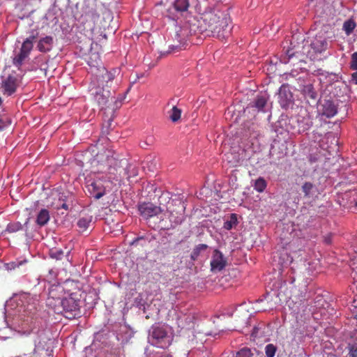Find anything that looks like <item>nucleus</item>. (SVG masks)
<instances>
[{"label": "nucleus", "mask_w": 357, "mask_h": 357, "mask_svg": "<svg viewBox=\"0 0 357 357\" xmlns=\"http://www.w3.org/2000/svg\"><path fill=\"white\" fill-rule=\"evenodd\" d=\"M36 36H37L36 35H32V36H30L26 39H31V43H33V41L36 38Z\"/></svg>", "instance_id": "nucleus-41"}, {"label": "nucleus", "mask_w": 357, "mask_h": 357, "mask_svg": "<svg viewBox=\"0 0 357 357\" xmlns=\"http://www.w3.org/2000/svg\"><path fill=\"white\" fill-rule=\"evenodd\" d=\"M227 259L223 254L218 249H215L212 255L210 262L211 271L217 273L222 271L227 266Z\"/></svg>", "instance_id": "nucleus-10"}, {"label": "nucleus", "mask_w": 357, "mask_h": 357, "mask_svg": "<svg viewBox=\"0 0 357 357\" xmlns=\"http://www.w3.org/2000/svg\"><path fill=\"white\" fill-rule=\"evenodd\" d=\"M277 347L273 344H268L265 347V354L267 357H274Z\"/></svg>", "instance_id": "nucleus-31"}, {"label": "nucleus", "mask_w": 357, "mask_h": 357, "mask_svg": "<svg viewBox=\"0 0 357 357\" xmlns=\"http://www.w3.org/2000/svg\"><path fill=\"white\" fill-rule=\"evenodd\" d=\"M181 116V110L178 109L177 107L174 106L170 111L169 119L173 122H176L180 119Z\"/></svg>", "instance_id": "nucleus-28"}, {"label": "nucleus", "mask_w": 357, "mask_h": 357, "mask_svg": "<svg viewBox=\"0 0 357 357\" xmlns=\"http://www.w3.org/2000/svg\"><path fill=\"white\" fill-rule=\"evenodd\" d=\"M202 20L208 36L224 38L229 33V18L220 10L206 8L202 15Z\"/></svg>", "instance_id": "nucleus-2"}, {"label": "nucleus", "mask_w": 357, "mask_h": 357, "mask_svg": "<svg viewBox=\"0 0 357 357\" xmlns=\"http://www.w3.org/2000/svg\"><path fill=\"white\" fill-rule=\"evenodd\" d=\"M95 101L97 102L101 109L109 107V102L111 97V91L109 89L105 87H100L98 85L96 87L95 91L93 92Z\"/></svg>", "instance_id": "nucleus-8"}, {"label": "nucleus", "mask_w": 357, "mask_h": 357, "mask_svg": "<svg viewBox=\"0 0 357 357\" xmlns=\"http://www.w3.org/2000/svg\"><path fill=\"white\" fill-rule=\"evenodd\" d=\"M174 7L175 10L178 12H185L189 7L188 0H176L174 3Z\"/></svg>", "instance_id": "nucleus-24"}, {"label": "nucleus", "mask_w": 357, "mask_h": 357, "mask_svg": "<svg viewBox=\"0 0 357 357\" xmlns=\"http://www.w3.org/2000/svg\"><path fill=\"white\" fill-rule=\"evenodd\" d=\"M238 224L237 215L235 213H231L229 220H226L224 223L223 227L227 230L231 229Z\"/></svg>", "instance_id": "nucleus-25"}, {"label": "nucleus", "mask_w": 357, "mask_h": 357, "mask_svg": "<svg viewBox=\"0 0 357 357\" xmlns=\"http://www.w3.org/2000/svg\"><path fill=\"white\" fill-rule=\"evenodd\" d=\"M319 112L327 118L333 117L337 112V105L331 100H324L319 105Z\"/></svg>", "instance_id": "nucleus-13"}, {"label": "nucleus", "mask_w": 357, "mask_h": 357, "mask_svg": "<svg viewBox=\"0 0 357 357\" xmlns=\"http://www.w3.org/2000/svg\"><path fill=\"white\" fill-rule=\"evenodd\" d=\"M356 26V22L353 20H348L343 24V30L347 36H349Z\"/></svg>", "instance_id": "nucleus-26"}, {"label": "nucleus", "mask_w": 357, "mask_h": 357, "mask_svg": "<svg viewBox=\"0 0 357 357\" xmlns=\"http://www.w3.org/2000/svg\"><path fill=\"white\" fill-rule=\"evenodd\" d=\"M33 48V43L31 39H26L20 49L19 54H17L13 59V64L16 66H20L23 61L29 56Z\"/></svg>", "instance_id": "nucleus-12"}, {"label": "nucleus", "mask_w": 357, "mask_h": 357, "mask_svg": "<svg viewBox=\"0 0 357 357\" xmlns=\"http://www.w3.org/2000/svg\"><path fill=\"white\" fill-rule=\"evenodd\" d=\"M141 241H145V238L144 236H140V237H137L136 238H135L132 242H131V245H134L135 244H137L138 242Z\"/></svg>", "instance_id": "nucleus-39"}, {"label": "nucleus", "mask_w": 357, "mask_h": 357, "mask_svg": "<svg viewBox=\"0 0 357 357\" xmlns=\"http://www.w3.org/2000/svg\"><path fill=\"white\" fill-rule=\"evenodd\" d=\"M347 349L351 357H357V347H356L354 344H349Z\"/></svg>", "instance_id": "nucleus-36"}, {"label": "nucleus", "mask_w": 357, "mask_h": 357, "mask_svg": "<svg viewBox=\"0 0 357 357\" xmlns=\"http://www.w3.org/2000/svg\"><path fill=\"white\" fill-rule=\"evenodd\" d=\"M80 295L77 293H72L67 297L63 298L60 305L61 312L64 317L69 319H74L80 315Z\"/></svg>", "instance_id": "nucleus-3"}, {"label": "nucleus", "mask_w": 357, "mask_h": 357, "mask_svg": "<svg viewBox=\"0 0 357 357\" xmlns=\"http://www.w3.org/2000/svg\"><path fill=\"white\" fill-rule=\"evenodd\" d=\"M119 75L120 70L119 68L107 70L105 67L101 66L97 68L96 81L99 86L111 89L114 87V84L118 85Z\"/></svg>", "instance_id": "nucleus-4"}, {"label": "nucleus", "mask_w": 357, "mask_h": 357, "mask_svg": "<svg viewBox=\"0 0 357 357\" xmlns=\"http://www.w3.org/2000/svg\"><path fill=\"white\" fill-rule=\"evenodd\" d=\"M194 316L191 314H185L178 319V324L179 327L190 328L193 325Z\"/></svg>", "instance_id": "nucleus-20"}, {"label": "nucleus", "mask_w": 357, "mask_h": 357, "mask_svg": "<svg viewBox=\"0 0 357 357\" xmlns=\"http://www.w3.org/2000/svg\"><path fill=\"white\" fill-rule=\"evenodd\" d=\"M114 155L113 151L106 149L97 153L91 162L93 167H98L97 172H107V179L111 183L128 175V160L119 159Z\"/></svg>", "instance_id": "nucleus-1"}, {"label": "nucleus", "mask_w": 357, "mask_h": 357, "mask_svg": "<svg viewBox=\"0 0 357 357\" xmlns=\"http://www.w3.org/2000/svg\"><path fill=\"white\" fill-rule=\"evenodd\" d=\"M63 254V251L61 249L54 248L50 250V257L56 259H61Z\"/></svg>", "instance_id": "nucleus-33"}, {"label": "nucleus", "mask_w": 357, "mask_h": 357, "mask_svg": "<svg viewBox=\"0 0 357 357\" xmlns=\"http://www.w3.org/2000/svg\"><path fill=\"white\" fill-rule=\"evenodd\" d=\"M258 310H259V311H260V310L265 311V310H266V309H265V308H263V309H261V310L259 309Z\"/></svg>", "instance_id": "nucleus-45"}, {"label": "nucleus", "mask_w": 357, "mask_h": 357, "mask_svg": "<svg viewBox=\"0 0 357 357\" xmlns=\"http://www.w3.org/2000/svg\"><path fill=\"white\" fill-rule=\"evenodd\" d=\"M2 104V99L0 97V105Z\"/></svg>", "instance_id": "nucleus-44"}, {"label": "nucleus", "mask_w": 357, "mask_h": 357, "mask_svg": "<svg viewBox=\"0 0 357 357\" xmlns=\"http://www.w3.org/2000/svg\"><path fill=\"white\" fill-rule=\"evenodd\" d=\"M311 47L316 52L321 53L327 50L328 42L321 36H316L311 43Z\"/></svg>", "instance_id": "nucleus-17"}, {"label": "nucleus", "mask_w": 357, "mask_h": 357, "mask_svg": "<svg viewBox=\"0 0 357 357\" xmlns=\"http://www.w3.org/2000/svg\"><path fill=\"white\" fill-rule=\"evenodd\" d=\"M17 87V79L13 75H8L2 82L3 93L7 96L13 94Z\"/></svg>", "instance_id": "nucleus-14"}, {"label": "nucleus", "mask_w": 357, "mask_h": 357, "mask_svg": "<svg viewBox=\"0 0 357 357\" xmlns=\"http://www.w3.org/2000/svg\"><path fill=\"white\" fill-rule=\"evenodd\" d=\"M266 186L267 182L266 181V180L262 177H259L255 181L254 188L257 192H262L266 188Z\"/></svg>", "instance_id": "nucleus-27"}, {"label": "nucleus", "mask_w": 357, "mask_h": 357, "mask_svg": "<svg viewBox=\"0 0 357 357\" xmlns=\"http://www.w3.org/2000/svg\"><path fill=\"white\" fill-rule=\"evenodd\" d=\"M149 342L153 346L166 348L170 344L169 337L165 328L160 326H153L149 331Z\"/></svg>", "instance_id": "nucleus-5"}, {"label": "nucleus", "mask_w": 357, "mask_h": 357, "mask_svg": "<svg viewBox=\"0 0 357 357\" xmlns=\"http://www.w3.org/2000/svg\"><path fill=\"white\" fill-rule=\"evenodd\" d=\"M268 98L265 96H257L255 100L250 104V107H255L258 112L263 111L267 103Z\"/></svg>", "instance_id": "nucleus-18"}, {"label": "nucleus", "mask_w": 357, "mask_h": 357, "mask_svg": "<svg viewBox=\"0 0 357 357\" xmlns=\"http://www.w3.org/2000/svg\"><path fill=\"white\" fill-rule=\"evenodd\" d=\"M138 210L140 213V215L146 220L158 215L162 211L160 206H157L150 202H144L139 204L138 206Z\"/></svg>", "instance_id": "nucleus-11"}, {"label": "nucleus", "mask_w": 357, "mask_h": 357, "mask_svg": "<svg viewBox=\"0 0 357 357\" xmlns=\"http://www.w3.org/2000/svg\"><path fill=\"white\" fill-rule=\"evenodd\" d=\"M326 242L327 243H331V241H330V239H327V238H326Z\"/></svg>", "instance_id": "nucleus-43"}, {"label": "nucleus", "mask_w": 357, "mask_h": 357, "mask_svg": "<svg viewBox=\"0 0 357 357\" xmlns=\"http://www.w3.org/2000/svg\"><path fill=\"white\" fill-rule=\"evenodd\" d=\"M92 221V216L86 215L80 218L77 221V226L79 229V231H86Z\"/></svg>", "instance_id": "nucleus-21"}, {"label": "nucleus", "mask_w": 357, "mask_h": 357, "mask_svg": "<svg viewBox=\"0 0 357 357\" xmlns=\"http://www.w3.org/2000/svg\"><path fill=\"white\" fill-rule=\"evenodd\" d=\"M303 91L305 98L316 100L317 94L311 84L305 86Z\"/></svg>", "instance_id": "nucleus-22"}, {"label": "nucleus", "mask_w": 357, "mask_h": 357, "mask_svg": "<svg viewBox=\"0 0 357 357\" xmlns=\"http://www.w3.org/2000/svg\"><path fill=\"white\" fill-rule=\"evenodd\" d=\"M352 80L357 84V71L352 74Z\"/></svg>", "instance_id": "nucleus-40"}, {"label": "nucleus", "mask_w": 357, "mask_h": 357, "mask_svg": "<svg viewBox=\"0 0 357 357\" xmlns=\"http://www.w3.org/2000/svg\"><path fill=\"white\" fill-rule=\"evenodd\" d=\"M59 200H62L63 202L60 205V206H58V208H63L65 210H68V206L66 204V201H67L66 200V196H61L59 198Z\"/></svg>", "instance_id": "nucleus-37"}, {"label": "nucleus", "mask_w": 357, "mask_h": 357, "mask_svg": "<svg viewBox=\"0 0 357 357\" xmlns=\"http://www.w3.org/2000/svg\"><path fill=\"white\" fill-rule=\"evenodd\" d=\"M312 122L310 121V119H307L306 123L303 126L302 130L305 131V130H308L312 126Z\"/></svg>", "instance_id": "nucleus-38"}, {"label": "nucleus", "mask_w": 357, "mask_h": 357, "mask_svg": "<svg viewBox=\"0 0 357 357\" xmlns=\"http://www.w3.org/2000/svg\"><path fill=\"white\" fill-rule=\"evenodd\" d=\"M22 228L23 226L20 222H13L8 225L6 231L10 233H14L22 230Z\"/></svg>", "instance_id": "nucleus-29"}, {"label": "nucleus", "mask_w": 357, "mask_h": 357, "mask_svg": "<svg viewBox=\"0 0 357 357\" xmlns=\"http://www.w3.org/2000/svg\"><path fill=\"white\" fill-rule=\"evenodd\" d=\"M50 216L49 211L43 208L38 213L36 218V223L40 227L45 225L50 220Z\"/></svg>", "instance_id": "nucleus-19"}, {"label": "nucleus", "mask_w": 357, "mask_h": 357, "mask_svg": "<svg viewBox=\"0 0 357 357\" xmlns=\"http://www.w3.org/2000/svg\"><path fill=\"white\" fill-rule=\"evenodd\" d=\"M52 45L53 38L52 36H47L39 40L37 47L40 52L45 53L50 52L52 50Z\"/></svg>", "instance_id": "nucleus-16"}, {"label": "nucleus", "mask_w": 357, "mask_h": 357, "mask_svg": "<svg viewBox=\"0 0 357 357\" xmlns=\"http://www.w3.org/2000/svg\"><path fill=\"white\" fill-rule=\"evenodd\" d=\"M87 190L91 197L95 199H99L106 193V187L103 184V180L98 178L86 185Z\"/></svg>", "instance_id": "nucleus-9"}, {"label": "nucleus", "mask_w": 357, "mask_h": 357, "mask_svg": "<svg viewBox=\"0 0 357 357\" xmlns=\"http://www.w3.org/2000/svg\"><path fill=\"white\" fill-rule=\"evenodd\" d=\"M278 102L282 108H287L292 102L291 93L286 89V87L282 86L278 93Z\"/></svg>", "instance_id": "nucleus-15"}, {"label": "nucleus", "mask_w": 357, "mask_h": 357, "mask_svg": "<svg viewBox=\"0 0 357 357\" xmlns=\"http://www.w3.org/2000/svg\"><path fill=\"white\" fill-rule=\"evenodd\" d=\"M159 357H172V356L171 355H169V354H162Z\"/></svg>", "instance_id": "nucleus-42"}, {"label": "nucleus", "mask_w": 357, "mask_h": 357, "mask_svg": "<svg viewBox=\"0 0 357 357\" xmlns=\"http://www.w3.org/2000/svg\"><path fill=\"white\" fill-rule=\"evenodd\" d=\"M178 44H174L169 46V53H174L181 51L184 49L185 47V43L181 40H178Z\"/></svg>", "instance_id": "nucleus-30"}, {"label": "nucleus", "mask_w": 357, "mask_h": 357, "mask_svg": "<svg viewBox=\"0 0 357 357\" xmlns=\"http://www.w3.org/2000/svg\"><path fill=\"white\" fill-rule=\"evenodd\" d=\"M350 68L354 70H357V52L351 54Z\"/></svg>", "instance_id": "nucleus-35"}, {"label": "nucleus", "mask_w": 357, "mask_h": 357, "mask_svg": "<svg viewBox=\"0 0 357 357\" xmlns=\"http://www.w3.org/2000/svg\"><path fill=\"white\" fill-rule=\"evenodd\" d=\"M24 324L30 331L37 328L40 323L36 307L33 304H29L24 310L22 314Z\"/></svg>", "instance_id": "nucleus-7"}, {"label": "nucleus", "mask_w": 357, "mask_h": 357, "mask_svg": "<svg viewBox=\"0 0 357 357\" xmlns=\"http://www.w3.org/2000/svg\"><path fill=\"white\" fill-rule=\"evenodd\" d=\"M207 248L208 245L206 244H199L196 245L191 252L190 258L193 261L197 260L200 255V253L203 251H205Z\"/></svg>", "instance_id": "nucleus-23"}, {"label": "nucleus", "mask_w": 357, "mask_h": 357, "mask_svg": "<svg viewBox=\"0 0 357 357\" xmlns=\"http://www.w3.org/2000/svg\"><path fill=\"white\" fill-rule=\"evenodd\" d=\"M64 289L60 284H54L49 288L46 300L47 305L56 314L61 312V303L63 299Z\"/></svg>", "instance_id": "nucleus-6"}, {"label": "nucleus", "mask_w": 357, "mask_h": 357, "mask_svg": "<svg viewBox=\"0 0 357 357\" xmlns=\"http://www.w3.org/2000/svg\"><path fill=\"white\" fill-rule=\"evenodd\" d=\"M252 356L251 350L247 347L241 349L236 354V357H252Z\"/></svg>", "instance_id": "nucleus-32"}, {"label": "nucleus", "mask_w": 357, "mask_h": 357, "mask_svg": "<svg viewBox=\"0 0 357 357\" xmlns=\"http://www.w3.org/2000/svg\"><path fill=\"white\" fill-rule=\"evenodd\" d=\"M314 185L310 182H305L302 186V190L305 197H309Z\"/></svg>", "instance_id": "nucleus-34"}]
</instances>
